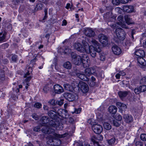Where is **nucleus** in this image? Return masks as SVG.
<instances>
[{
    "label": "nucleus",
    "instance_id": "62",
    "mask_svg": "<svg viewBox=\"0 0 146 146\" xmlns=\"http://www.w3.org/2000/svg\"><path fill=\"white\" fill-rule=\"evenodd\" d=\"M125 45L128 46H130L131 43L129 40H126L125 41Z\"/></svg>",
    "mask_w": 146,
    "mask_h": 146
},
{
    "label": "nucleus",
    "instance_id": "55",
    "mask_svg": "<svg viewBox=\"0 0 146 146\" xmlns=\"http://www.w3.org/2000/svg\"><path fill=\"white\" fill-rule=\"evenodd\" d=\"M136 33V31L134 29H133L131 30V36L132 40L134 39L133 37V35L135 34Z\"/></svg>",
    "mask_w": 146,
    "mask_h": 146
},
{
    "label": "nucleus",
    "instance_id": "45",
    "mask_svg": "<svg viewBox=\"0 0 146 146\" xmlns=\"http://www.w3.org/2000/svg\"><path fill=\"white\" fill-rule=\"evenodd\" d=\"M140 83L141 84L146 83V76L143 77L140 81Z\"/></svg>",
    "mask_w": 146,
    "mask_h": 146
},
{
    "label": "nucleus",
    "instance_id": "5",
    "mask_svg": "<svg viewBox=\"0 0 146 146\" xmlns=\"http://www.w3.org/2000/svg\"><path fill=\"white\" fill-rule=\"evenodd\" d=\"M71 55L72 61L75 64L78 65L82 63L81 56L74 53L71 54Z\"/></svg>",
    "mask_w": 146,
    "mask_h": 146
},
{
    "label": "nucleus",
    "instance_id": "26",
    "mask_svg": "<svg viewBox=\"0 0 146 146\" xmlns=\"http://www.w3.org/2000/svg\"><path fill=\"white\" fill-rule=\"evenodd\" d=\"M97 140V137L95 135H93L91 138V140L94 144L96 146H100V145L98 142L96 141Z\"/></svg>",
    "mask_w": 146,
    "mask_h": 146
},
{
    "label": "nucleus",
    "instance_id": "37",
    "mask_svg": "<svg viewBox=\"0 0 146 146\" xmlns=\"http://www.w3.org/2000/svg\"><path fill=\"white\" fill-rule=\"evenodd\" d=\"M91 79L92 81L91 82L92 83V84H91V82H90V84H89L88 83V84H90V86H93L95 85V83L94 82V81L96 80V78L94 76H92L91 77Z\"/></svg>",
    "mask_w": 146,
    "mask_h": 146
},
{
    "label": "nucleus",
    "instance_id": "25",
    "mask_svg": "<svg viewBox=\"0 0 146 146\" xmlns=\"http://www.w3.org/2000/svg\"><path fill=\"white\" fill-rule=\"evenodd\" d=\"M127 94L128 92L126 91H120L118 92V94L121 99H122L123 98L127 96Z\"/></svg>",
    "mask_w": 146,
    "mask_h": 146
},
{
    "label": "nucleus",
    "instance_id": "30",
    "mask_svg": "<svg viewBox=\"0 0 146 146\" xmlns=\"http://www.w3.org/2000/svg\"><path fill=\"white\" fill-rule=\"evenodd\" d=\"M144 41L143 42V46L146 47V33H143L142 35V37L140 39V41L142 40Z\"/></svg>",
    "mask_w": 146,
    "mask_h": 146
},
{
    "label": "nucleus",
    "instance_id": "50",
    "mask_svg": "<svg viewBox=\"0 0 146 146\" xmlns=\"http://www.w3.org/2000/svg\"><path fill=\"white\" fill-rule=\"evenodd\" d=\"M40 126H36L33 129V130L36 132H38L40 131Z\"/></svg>",
    "mask_w": 146,
    "mask_h": 146
},
{
    "label": "nucleus",
    "instance_id": "36",
    "mask_svg": "<svg viewBox=\"0 0 146 146\" xmlns=\"http://www.w3.org/2000/svg\"><path fill=\"white\" fill-rule=\"evenodd\" d=\"M115 140V138H113L111 139L108 140L107 141L109 145H112L114 143Z\"/></svg>",
    "mask_w": 146,
    "mask_h": 146
},
{
    "label": "nucleus",
    "instance_id": "28",
    "mask_svg": "<svg viewBox=\"0 0 146 146\" xmlns=\"http://www.w3.org/2000/svg\"><path fill=\"white\" fill-rule=\"evenodd\" d=\"M116 105L119 108H120L122 110H124L127 108V106L124 104L120 102H118L116 103Z\"/></svg>",
    "mask_w": 146,
    "mask_h": 146
},
{
    "label": "nucleus",
    "instance_id": "6",
    "mask_svg": "<svg viewBox=\"0 0 146 146\" xmlns=\"http://www.w3.org/2000/svg\"><path fill=\"white\" fill-rule=\"evenodd\" d=\"M64 96L67 100L70 102L73 101L78 98L76 94L67 93H64Z\"/></svg>",
    "mask_w": 146,
    "mask_h": 146
},
{
    "label": "nucleus",
    "instance_id": "19",
    "mask_svg": "<svg viewBox=\"0 0 146 146\" xmlns=\"http://www.w3.org/2000/svg\"><path fill=\"white\" fill-rule=\"evenodd\" d=\"M117 19L121 23L122 25H121V26L122 28L126 29L128 28V26H127L126 24H124V22H123V24L122 23L123 20V15H121L117 17Z\"/></svg>",
    "mask_w": 146,
    "mask_h": 146
},
{
    "label": "nucleus",
    "instance_id": "17",
    "mask_svg": "<svg viewBox=\"0 0 146 146\" xmlns=\"http://www.w3.org/2000/svg\"><path fill=\"white\" fill-rule=\"evenodd\" d=\"M123 10L125 12L131 13L133 11L134 7L131 5H125L123 7Z\"/></svg>",
    "mask_w": 146,
    "mask_h": 146
},
{
    "label": "nucleus",
    "instance_id": "56",
    "mask_svg": "<svg viewBox=\"0 0 146 146\" xmlns=\"http://www.w3.org/2000/svg\"><path fill=\"white\" fill-rule=\"evenodd\" d=\"M116 119L117 120L120 121L122 119V117L120 115H118L116 117Z\"/></svg>",
    "mask_w": 146,
    "mask_h": 146
},
{
    "label": "nucleus",
    "instance_id": "53",
    "mask_svg": "<svg viewBox=\"0 0 146 146\" xmlns=\"http://www.w3.org/2000/svg\"><path fill=\"white\" fill-rule=\"evenodd\" d=\"M136 146H143V144L140 141H137L135 143Z\"/></svg>",
    "mask_w": 146,
    "mask_h": 146
},
{
    "label": "nucleus",
    "instance_id": "13",
    "mask_svg": "<svg viewBox=\"0 0 146 146\" xmlns=\"http://www.w3.org/2000/svg\"><path fill=\"white\" fill-rule=\"evenodd\" d=\"M50 119H49L47 116H44L42 117L41 119V121L42 124V125H47L51 126H52V125H50L49 124V123Z\"/></svg>",
    "mask_w": 146,
    "mask_h": 146
},
{
    "label": "nucleus",
    "instance_id": "57",
    "mask_svg": "<svg viewBox=\"0 0 146 146\" xmlns=\"http://www.w3.org/2000/svg\"><path fill=\"white\" fill-rule=\"evenodd\" d=\"M103 137L101 135H99L97 137V140L100 141H102L103 139Z\"/></svg>",
    "mask_w": 146,
    "mask_h": 146
},
{
    "label": "nucleus",
    "instance_id": "52",
    "mask_svg": "<svg viewBox=\"0 0 146 146\" xmlns=\"http://www.w3.org/2000/svg\"><path fill=\"white\" fill-rule=\"evenodd\" d=\"M53 140L52 139H49L47 143L52 145H55L53 143Z\"/></svg>",
    "mask_w": 146,
    "mask_h": 146
},
{
    "label": "nucleus",
    "instance_id": "39",
    "mask_svg": "<svg viewBox=\"0 0 146 146\" xmlns=\"http://www.w3.org/2000/svg\"><path fill=\"white\" fill-rule=\"evenodd\" d=\"M5 34H3L2 36H0V42H2L5 41Z\"/></svg>",
    "mask_w": 146,
    "mask_h": 146
},
{
    "label": "nucleus",
    "instance_id": "48",
    "mask_svg": "<svg viewBox=\"0 0 146 146\" xmlns=\"http://www.w3.org/2000/svg\"><path fill=\"white\" fill-rule=\"evenodd\" d=\"M81 108H79L78 109H75V111L74 112H72L73 113H74L76 114L80 113L81 111Z\"/></svg>",
    "mask_w": 146,
    "mask_h": 146
},
{
    "label": "nucleus",
    "instance_id": "64",
    "mask_svg": "<svg viewBox=\"0 0 146 146\" xmlns=\"http://www.w3.org/2000/svg\"><path fill=\"white\" fill-rule=\"evenodd\" d=\"M67 23V21L66 20H64L62 21V26H65L66 25Z\"/></svg>",
    "mask_w": 146,
    "mask_h": 146
},
{
    "label": "nucleus",
    "instance_id": "49",
    "mask_svg": "<svg viewBox=\"0 0 146 146\" xmlns=\"http://www.w3.org/2000/svg\"><path fill=\"white\" fill-rule=\"evenodd\" d=\"M32 117L36 120H38V117L36 113H34L32 115Z\"/></svg>",
    "mask_w": 146,
    "mask_h": 146
},
{
    "label": "nucleus",
    "instance_id": "42",
    "mask_svg": "<svg viewBox=\"0 0 146 146\" xmlns=\"http://www.w3.org/2000/svg\"><path fill=\"white\" fill-rule=\"evenodd\" d=\"M64 52L65 54H69L71 52V50L69 48L68 46H66Z\"/></svg>",
    "mask_w": 146,
    "mask_h": 146
},
{
    "label": "nucleus",
    "instance_id": "32",
    "mask_svg": "<svg viewBox=\"0 0 146 146\" xmlns=\"http://www.w3.org/2000/svg\"><path fill=\"white\" fill-rule=\"evenodd\" d=\"M43 6V4L41 3H39L37 4L35 8V11H38L42 9Z\"/></svg>",
    "mask_w": 146,
    "mask_h": 146
},
{
    "label": "nucleus",
    "instance_id": "46",
    "mask_svg": "<svg viewBox=\"0 0 146 146\" xmlns=\"http://www.w3.org/2000/svg\"><path fill=\"white\" fill-rule=\"evenodd\" d=\"M113 125L116 127H119L120 125V124L119 123L117 120H113Z\"/></svg>",
    "mask_w": 146,
    "mask_h": 146
},
{
    "label": "nucleus",
    "instance_id": "58",
    "mask_svg": "<svg viewBox=\"0 0 146 146\" xmlns=\"http://www.w3.org/2000/svg\"><path fill=\"white\" fill-rule=\"evenodd\" d=\"M68 120L69 122L70 123H73V122H74V119L71 117H69Z\"/></svg>",
    "mask_w": 146,
    "mask_h": 146
},
{
    "label": "nucleus",
    "instance_id": "59",
    "mask_svg": "<svg viewBox=\"0 0 146 146\" xmlns=\"http://www.w3.org/2000/svg\"><path fill=\"white\" fill-rule=\"evenodd\" d=\"M105 56L102 54H101L100 55V60L102 61H104L105 59Z\"/></svg>",
    "mask_w": 146,
    "mask_h": 146
},
{
    "label": "nucleus",
    "instance_id": "2",
    "mask_svg": "<svg viewBox=\"0 0 146 146\" xmlns=\"http://www.w3.org/2000/svg\"><path fill=\"white\" fill-rule=\"evenodd\" d=\"M42 126L43 127L41 129V131L42 133L45 134H51L54 136V138H61L64 137L68 135V134L66 133L60 135L55 133V130L52 128V127H55L53 126H51L47 125H42Z\"/></svg>",
    "mask_w": 146,
    "mask_h": 146
},
{
    "label": "nucleus",
    "instance_id": "43",
    "mask_svg": "<svg viewBox=\"0 0 146 146\" xmlns=\"http://www.w3.org/2000/svg\"><path fill=\"white\" fill-rule=\"evenodd\" d=\"M119 0H112V3L115 5H118L120 3Z\"/></svg>",
    "mask_w": 146,
    "mask_h": 146
},
{
    "label": "nucleus",
    "instance_id": "31",
    "mask_svg": "<svg viewBox=\"0 0 146 146\" xmlns=\"http://www.w3.org/2000/svg\"><path fill=\"white\" fill-rule=\"evenodd\" d=\"M64 68L68 69H71L72 67V65L71 63L68 61L66 62L63 64Z\"/></svg>",
    "mask_w": 146,
    "mask_h": 146
},
{
    "label": "nucleus",
    "instance_id": "1",
    "mask_svg": "<svg viewBox=\"0 0 146 146\" xmlns=\"http://www.w3.org/2000/svg\"><path fill=\"white\" fill-rule=\"evenodd\" d=\"M90 43L93 46H89L87 42L83 41L82 42L83 45L80 43H77L74 44V47L78 51L82 52L90 53L91 56L93 58H95L96 52H100L101 51V47L100 44L95 39H92Z\"/></svg>",
    "mask_w": 146,
    "mask_h": 146
},
{
    "label": "nucleus",
    "instance_id": "40",
    "mask_svg": "<svg viewBox=\"0 0 146 146\" xmlns=\"http://www.w3.org/2000/svg\"><path fill=\"white\" fill-rule=\"evenodd\" d=\"M34 106L35 108L40 109L42 107V104L40 103L36 102L34 105Z\"/></svg>",
    "mask_w": 146,
    "mask_h": 146
},
{
    "label": "nucleus",
    "instance_id": "41",
    "mask_svg": "<svg viewBox=\"0 0 146 146\" xmlns=\"http://www.w3.org/2000/svg\"><path fill=\"white\" fill-rule=\"evenodd\" d=\"M141 139L143 141H146V134H141L140 136Z\"/></svg>",
    "mask_w": 146,
    "mask_h": 146
},
{
    "label": "nucleus",
    "instance_id": "29",
    "mask_svg": "<svg viewBox=\"0 0 146 146\" xmlns=\"http://www.w3.org/2000/svg\"><path fill=\"white\" fill-rule=\"evenodd\" d=\"M104 128L108 130H110L111 128V126L110 124L108 122H105L103 123Z\"/></svg>",
    "mask_w": 146,
    "mask_h": 146
},
{
    "label": "nucleus",
    "instance_id": "22",
    "mask_svg": "<svg viewBox=\"0 0 146 146\" xmlns=\"http://www.w3.org/2000/svg\"><path fill=\"white\" fill-rule=\"evenodd\" d=\"M108 110L110 113L115 114L117 111V108L115 106L112 105L109 107Z\"/></svg>",
    "mask_w": 146,
    "mask_h": 146
},
{
    "label": "nucleus",
    "instance_id": "23",
    "mask_svg": "<svg viewBox=\"0 0 146 146\" xmlns=\"http://www.w3.org/2000/svg\"><path fill=\"white\" fill-rule=\"evenodd\" d=\"M138 62L142 66H145L146 65V61L143 58V57H138L137 58Z\"/></svg>",
    "mask_w": 146,
    "mask_h": 146
},
{
    "label": "nucleus",
    "instance_id": "47",
    "mask_svg": "<svg viewBox=\"0 0 146 146\" xmlns=\"http://www.w3.org/2000/svg\"><path fill=\"white\" fill-rule=\"evenodd\" d=\"M49 89L50 88L48 87L47 86H45L43 88V90L44 93H47L49 91Z\"/></svg>",
    "mask_w": 146,
    "mask_h": 146
},
{
    "label": "nucleus",
    "instance_id": "38",
    "mask_svg": "<svg viewBox=\"0 0 146 146\" xmlns=\"http://www.w3.org/2000/svg\"><path fill=\"white\" fill-rule=\"evenodd\" d=\"M11 59L12 61L13 62H16L17 60V56L15 54H12Z\"/></svg>",
    "mask_w": 146,
    "mask_h": 146
},
{
    "label": "nucleus",
    "instance_id": "11",
    "mask_svg": "<svg viewBox=\"0 0 146 146\" xmlns=\"http://www.w3.org/2000/svg\"><path fill=\"white\" fill-rule=\"evenodd\" d=\"M99 41L103 44L106 45L108 43L107 38L103 34L99 35L98 36Z\"/></svg>",
    "mask_w": 146,
    "mask_h": 146
},
{
    "label": "nucleus",
    "instance_id": "8",
    "mask_svg": "<svg viewBox=\"0 0 146 146\" xmlns=\"http://www.w3.org/2000/svg\"><path fill=\"white\" fill-rule=\"evenodd\" d=\"M92 127L94 132L97 134L100 133L103 130V127L100 124H95L93 125Z\"/></svg>",
    "mask_w": 146,
    "mask_h": 146
},
{
    "label": "nucleus",
    "instance_id": "61",
    "mask_svg": "<svg viewBox=\"0 0 146 146\" xmlns=\"http://www.w3.org/2000/svg\"><path fill=\"white\" fill-rule=\"evenodd\" d=\"M48 1L49 0H39L40 2L46 4L48 3Z\"/></svg>",
    "mask_w": 146,
    "mask_h": 146
},
{
    "label": "nucleus",
    "instance_id": "27",
    "mask_svg": "<svg viewBox=\"0 0 146 146\" xmlns=\"http://www.w3.org/2000/svg\"><path fill=\"white\" fill-rule=\"evenodd\" d=\"M63 86L64 89L68 91H72L73 90L72 86L68 84H64Z\"/></svg>",
    "mask_w": 146,
    "mask_h": 146
},
{
    "label": "nucleus",
    "instance_id": "3",
    "mask_svg": "<svg viewBox=\"0 0 146 146\" xmlns=\"http://www.w3.org/2000/svg\"><path fill=\"white\" fill-rule=\"evenodd\" d=\"M57 111L54 109L49 111L48 113V115L51 117L49 124L52 125L55 127H57L59 125L60 118L56 115Z\"/></svg>",
    "mask_w": 146,
    "mask_h": 146
},
{
    "label": "nucleus",
    "instance_id": "51",
    "mask_svg": "<svg viewBox=\"0 0 146 146\" xmlns=\"http://www.w3.org/2000/svg\"><path fill=\"white\" fill-rule=\"evenodd\" d=\"M56 101L54 99H52L49 101V102L53 105H55L56 104Z\"/></svg>",
    "mask_w": 146,
    "mask_h": 146
},
{
    "label": "nucleus",
    "instance_id": "33",
    "mask_svg": "<svg viewBox=\"0 0 146 146\" xmlns=\"http://www.w3.org/2000/svg\"><path fill=\"white\" fill-rule=\"evenodd\" d=\"M60 116L64 118H67V116H68V113L67 110H64Z\"/></svg>",
    "mask_w": 146,
    "mask_h": 146
},
{
    "label": "nucleus",
    "instance_id": "15",
    "mask_svg": "<svg viewBox=\"0 0 146 146\" xmlns=\"http://www.w3.org/2000/svg\"><path fill=\"white\" fill-rule=\"evenodd\" d=\"M95 72V70L94 68H86L85 71L86 75L88 76H90L92 74Z\"/></svg>",
    "mask_w": 146,
    "mask_h": 146
},
{
    "label": "nucleus",
    "instance_id": "7",
    "mask_svg": "<svg viewBox=\"0 0 146 146\" xmlns=\"http://www.w3.org/2000/svg\"><path fill=\"white\" fill-rule=\"evenodd\" d=\"M78 87L83 93L87 92L89 90L88 85L83 82H80L78 85Z\"/></svg>",
    "mask_w": 146,
    "mask_h": 146
},
{
    "label": "nucleus",
    "instance_id": "60",
    "mask_svg": "<svg viewBox=\"0 0 146 146\" xmlns=\"http://www.w3.org/2000/svg\"><path fill=\"white\" fill-rule=\"evenodd\" d=\"M131 0H120V2L123 4H126L129 1H131Z\"/></svg>",
    "mask_w": 146,
    "mask_h": 146
},
{
    "label": "nucleus",
    "instance_id": "4",
    "mask_svg": "<svg viewBox=\"0 0 146 146\" xmlns=\"http://www.w3.org/2000/svg\"><path fill=\"white\" fill-rule=\"evenodd\" d=\"M115 33L118 39L116 41L117 43H119L121 40H123L125 38V33L124 30L121 28H118L116 29Z\"/></svg>",
    "mask_w": 146,
    "mask_h": 146
},
{
    "label": "nucleus",
    "instance_id": "20",
    "mask_svg": "<svg viewBox=\"0 0 146 146\" xmlns=\"http://www.w3.org/2000/svg\"><path fill=\"white\" fill-rule=\"evenodd\" d=\"M123 118L125 121L127 123H129L133 121V117L131 115L129 114H125L124 115Z\"/></svg>",
    "mask_w": 146,
    "mask_h": 146
},
{
    "label": "nucleus",
    "instance_id": "21",
    "mask_svg": "<svg viewBox=\"0 0 146 146\" xmlns=\"http://www.w3.org/2000/svg\"><path fill=\"white\" fill-rule=\"evenodd\" d=\"M135 54L138 56V57H143L145 56V53L143 50H139L135 51Z\"/></svg>",
    "mask_w": 146,
    "mask_h": 146
},
{
    "label": "nucleus",
    "instance_id": "63",
    "mask_svg": "<svg viewBox=\"0 0 146 146\" xmlns=\"http://www.w3.org/2000/svg\"><path fill=\"white\" fill-rule=\"evenodd\" d=\"M3 63L5 64H6L9 62L8 60L7 59H5L3 60Z\"/></svg>",
    "mask_w": 146,
    "mask_h": 146
},
{
    "label": "nucleus",
    "instance_id": "14",
    "mask_svg": "<svg viewBox=\"0 0 146 146\" xmlns=\"http://www.w3.org/2000/svg\"><path fill=\"white\" fill-rule=\"evenodd\" d=\"M29 70L28 71L26 74H25L24 75V77L25 78H26L24 80V81L23 82V83H25V82L27 83L29 82L32 78V77L31 76L29 77L27 76L30 74V72H31L32 71V68L31 67H29Z\"/></svg>",
    "mask_w": 146,
    "mask_h": 146
},
{
    "label": "nucleus",
    "instance_id": "54",
    "mask_svg": "<svg viewBox=\"0 0 146 146\" xmlns=\"http://www.w3.org/2000/svg\"><path fill=\"white\" fill-rule=\"evenodd\" d=\"M63 110H64V109H59L58 110V111H57L56 113H58V115L60 116L61 115V114H62V112Z\"/></svg>",
    "mask_w": 146,
    "mask_h": 146
},
{
    "label": "nucleus",
    "instance_id": "18",
    "mask_svg": "<svg viewBox=\"0 0 146 146\" xmlns=\"http://www.w3.org/2000/svg\"><path fill=\"white\" fill-rule=\"evenodd\" d=\"M112 50L113 53L115 55H118L121 52V49L117 46H114L112 47Z\"/></svg>",
    "mask_w": 146,
    "mask_h": 146
},
{
    "label": "nucleus",
    "instance_id": "34",
    "mask_svg": "<svg viewBox=\"0 0 146 146\" xmlns=\"http://www.w3.org/2000/svg\"><path fill=\"white\" fill-rule=\"evenodd\" d=\"M134 92L137 94H139L141 92V91L139 86L136 87L134 90Z\"/></svg>",
    "mask_w": 146,
    "mask_h": 146
},
{
    "label": "nucleus",
    "instance_id": "9",
    "mask_svg": "<svg viewBox=\"0 0 146 146\" xmlns=\"http://www.w3.org/2000/svg\"><path fill=\"white\" fill-rule=\"evenodd\" d=\"M85 35L87 37H93L95 35L94 31L91 28H87L84 30Z\"/></svg>",
    "mask_w": 146,
    "mask_h": 146
},
{
    "label": "nucleus",
    "instance_id": "24",
    "mask_svg": "<svg viewBox=\"0 0 146 146\" xmlns=\"http://www.w3.org/2000/svg\"><path fill=\"white\" fill-rule=\"evenodd\" d=\"M124 18L126 23L128 25L133 23L131 19L130 18V16L127 15H125Z\"/></svg>",
    "mask_w": 146,
    "mask_h": 146
},
{
    "label": "nucleus",
    "instance_id": "12",
    "mask_svg": "<svg viewBox=\"0 0 146 146\" xmlns=\"http://www.w3.org/2000/svg\"><path fill=\"white\" fill-rule=\"evenodd\" d=\"M53 89L54 92L56 94H60L64 92V90L61 86L59 84H56L53 86Z\"/></svg>",
    "mask_w": 146,
    "mask_h": 146
},
{
    "label": "nucleus",
    "instance_id": "44",
    "mask_svg": "<svg viewBox=\"0 0 146 146\" xmlns=\"http://www.w3.org/2000/svg\"><path fill=\"white\" fill-rule=\"evenodd\" d=\"M141 92H144L146 91V86L145 85H143L139 86Z\"/></svg>",
    "mask_w": 146,
    "mask_h": 146
},
{
    "label": "nucleus",
    "instance_id": "35",
    "mask_svg": "<svg viewBox=\"0 0 146 146\" xmlns=\"http://www.w3.org/2000/svg\"><path fill=\"white\" fill-rule=\"evenodd\" d=\"M64 100L62 99H59L56 101V104L60 106H61L63 104Z\"/></svg>",
    "mask_w": 146,
    "mask_h": 146
},
{
    "label": "nucleus",
    "instance_id": "16",
    "mask_svg": "<svg viewBox=\"0 0 146 146\" xmlns=\"http://www.w3.org/2000/svg\"><path fill=\"white\" fill-rule=\"evenodd\" d=\"M76 75L79 78L83 80L86 81L89 80L88 78L83 73L81 72L77 73Z\"/></svg>",
    "mask_w": 146,
    "mask_h": 146
},
{
    "label": "nucleus",
    "instance_id": "10",
    "mask_svg": "<svg viewBox=\"0 0 146 146\" xmlns=\"http://www.w3.org/2000/svg\"><path fill=\"white\" fill-rule=\"evenodd\" d=\"M82 64L84 68H86L89 66L88 62L89 58L86 54H83L81 56Z\"/></svg>",
    "mask_w": 146,
    "mask_h": 146
}]
</instances>
